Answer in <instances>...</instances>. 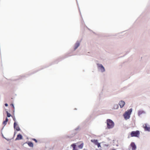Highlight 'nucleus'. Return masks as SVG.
<instances>
[{"label": "nucleus", "instance_id": "obj_11", "mask_svg": "<svg viewBox=\"0 0 150 150\" xmlns=\"http://www.w3.org/2000/svg\"><path fill=\"white\" fill-rule=\"evenodd\" d=\"M79 45L80 42L77 41L75 44V47L74 48V50H75L79 46Z\"/></svg>", "mask_w": 150, "mask_h": 150}, {"label": "nucleus", "instance_id": "obj_27", "mask_svg": "<svg viewBox=\"0 0 150 150\" xmlns=\"http://www.w3.org/2000/svg\"><path fill=\"white\" fill-rule=\"evenodd\" d=\"M2 137H3V138H4V136L3 135V134H2Z\"/></svg>", "mask_w": 150, "mask_h": 150}, {"label": "nucleus", "instance_id": "obj_15", "mask_svg": "<svg viewBox=\"0 0 150 150\" xmlns=\"http://www.w3.org/2000/svg\"><path fill=\"white\" fill-rule=\"evenodd\" d=\"M91 142L94 143L96 145L98 142V141L97 139H92Z\"/></svg>", "mask_w": 150, "mask_h": 150}, {"label": "nucleus", "instance_id": "obj_31", "mask_svg": "<svg viewBox=\"0 0 150 150\" xmlns=\"http://www.w3.org/2000/svg\"><path fill=\"white\" fill-rule=\"evenodd\" d=\"M14 135H15V134H14Z\"/></svg>", "mask_w": 150, "mask_h": 150}, {"label": "nucleus", "instance_id": "obj_9", "mask_svg": "<svg viewBox=\"0 0 150 150\" xmlns=\"http://www.w3.org/2000/svg\"><path fill=\"white\" fill-rule=\"evenodd\" d=\"M131 146L132 147V150H135L136 149V146L134 142H132L131 144Z\"/></svg>", "mask_w": 150, "mask_h": 150}, {"label": "nucleus", "instance_id": "obj_18", "mask_svg": "<svg viewBox=\"0 0 150 150\" xmlns=\"http://www.w3.org/2000/svg\"><path fill=\"white\" fill-rule=\"evenodd\" d=\"M96 145L98 147H100L101 146L100 144L98 142L96 144Z\"/></svg>", "mask_w": 150, "mask_h": 150}, {"label": "nucleus", "instance_id": "obj_12", "mask_svg": "<svg viewBox=\"0 0 150 150\" xmlns=\"http://www.w3.org/2000/svg\"><path fill=\"white\" fill-rule=\"evenodd\" d=\"M76 145L75 143L71 145V146H72L73 147V150H78L76 149Z\"/></svg>", "mask_w": 150, "mask_h": 150}, {"label": "nucleus", "instance_id": "obj_24", "mask_svg": "<svg viewBox=\"0 0 150 150\" xmlns=\"http://www.w3.org/2000/svg\"><path fill=\"white\" fill-rule=\"evenodd\" d=\"M4 139H6L8 141H9L10 140V139H7L5 137H4Z\"/></svg>", "mask_w": 150, "mask_h": 150}, {"label": "nucleus", "instance_id": "obj_3", "mask_svg": "<svg viewBox=\"0 0 150 150\" xmlns=\"http://www.w3.org/2000/svg\"><path fill=\"white\" fill-rule=\"evenodd\" d=\"M140 134L139 131L137 130L135 131H132L131 133V135L132 137H138Z\"/></svg>", "mask_w": 150, "mask_h": 150}, {"label": "nucleus", "instance_id": "obj_13", "mask_svg": "<svg viewBox=\"0 0 150 150\" xmlns=\"http://www.w3.org/2000/svg\"><path fill=\"white\" fill-rule=\"evenodd\" d=\"M28 146L30 147H33V144L32 142H28L27 143Z\"/></svg>", "mask_w": 150, "mask_h": 150}, {"label": "nucleus", "instance_id": "obj_8", "mask_svg": "<svg viewBox=\"0 0 150 150\" xmlns=\"http://www.w3.org/2000/svg\"><path fill=\"white\" fill-rule=\"evenodd\" d=\"M22 137H23L22 135L20 134H19L17 135V137L15 139V140L16 141L17 140L21 139H22Z\"/></svg>", "mask_w": 150, "mask_h": 150}, {"label": "nucleus", "instance_id": "obj_1", "mask_svg": "<svg viewBox=\"0 0 150 150\" xmlns=\"http://www.w3.org/2000/svg\"><path fill=\"white\" fill-rule=\"evenodd\" d=\"M132 111V109L130 108L126 111L123 115L124 118L126 120L129 119L130 117V115Z\"/></svg>", "mask_w": 150, "mask_h": 150}, {"label": "nucleus", "instance_id": "obj_4", "mask_svg": "<svg viewBox=\"0 0 150 150\" xmlns=\"http://www.w3.org/2000/svg\"><path fill=\"white\" fill-rule=\"evenodd\" d=\"M97 65L98 67L100 70L101 72H103L105 71V69L102 64H98Z\"/></svg>", "mask_w": 150, "mask_h": 150}, {"label": "nucleus", "instance_id": "obj_17", "mask_svg": "<svg viewBox=\"0 0 150 150\" xmlns=\"http://www.w3.org/2000/svg\"><path fill=\"white\" fill-rule=\"evenodd\" d=\"M6 113L7 114V117H10L11 116V114L10 113H9L8 112V111H6Z\"/></svg>", "mask_w": 150, "mask_h": 150}, {"label": "nucleus", "instance_id": "obj_25", "mask_svg": "<svg viewBox=\"0 0 150 150\" xmlns=\"http://www.w3.org/2000/svg\"><path fill=\"white\" fill-rule=\"evenodd\" d=\"M13 120L15 121V122H16V119L15 117L13 118Z\"/></svg>", "mask_w": 150, "mask_h": 150}, {"label": "nucleus", "instance_id": "obj_23", "mask_svg": "<svg viewBox=\"0 0 150 150\" xmlns=\"http://www.w3.org/2000/svg\"><path fill=\"white\" fill-rule=\"evenodd\" d=\"M5 120L7 122L8 121V119L7 117L6 118Z\"/></svg>", "mask_w": 150, "mask_h": 150}, {"label": "nucleus", "instance_id": "obj_2", "mask_svg": "<svg viewBox=\"0 0 150 150\" xmlns=\"http://www.w3.org/2000/svg\"><path fill=\"white\" fill-rule=\"evenodd\" d=\"M107 128L109 129L112 128L114 126V123L111 120L107 119Z\"/></svg>", "mask_w": 150, "mask_h": 150}, {"label": "nucleus", "instance_id": "obj_28", "mask_svg": "<svg viewBox=\"0 0 150 150\" xmlns=\"http://www.w3.org/2000/svg\"><path fill=\"white\" fill-rule=\"evenodd\" d=\"M4 128V127H3V128L1 130H2V129H3Z\"/></svg>", "mask_w": 150, "mask_h": 150}, {"label": "nucleus", "instance_id": "obj_29", "mask_svg": "<svg viewBox=\"0 0 150 150\" xmlns=\"http://www.w3.org/2000/svg\"><path fill=\"white\" fill-rule=\"evenodd\" d=\"M13 112H14V109L13 111Z\"/></svg>", "mask_w": 150, "mask_h": 150}, {"label": "nucleus", "instance_id": "obj_7", "mask_svg": "<svg viewBox=\"0 0 150 150\" xmlns=\"http://www.w3.org/2000/svg\"><path fill=\"white\" fill-rule=\"evenodd\" d=\"M125 104V102L123 100H121L119 102V105H120V108H123Z\"/></svg>", "mask_w": 150, "mask_h": 150}, {"label": "nucleus", "instance_id": "obj_16", "mask_svg": "<svg viewBox=\"0 0 150 150\" xmlns=\"http://www.w3.org/2000/svg\"><path fill=\"white\" fill-rule=\"evenodd\" d=\"M83 143H81L80 145L78 146V147L80 149H81L83 148Z\"/></svg>", "mask_w": 150, "mask_h": 150}, {"label": "nucleus", "instance_id": "obj_26", "mask_svg": "<svg viewBox=\"0 0 150 150\" xmlns=\"http://www.w3.org/2000/svg\"><path fill=\"white\" fill-rule=\"evenodd\" d=\"M79 127H77L76 128V129H75L76 130H78L79 129Z\"/></svg>", "mask_w": 150, "mask_h": 150}, {"label": "nucleus", "instance_id": "obj_19", "mask_svg": "<svg viewBox=\"0 0 150 150\" xmlns=\"http://www.w3.org/2000/svg\"><path fill=\"white\" fill-rule=\"evenodd\" d=\"M7 122L5 120L3 122V125H4V126L7 123Z\"/></svg>", "mask_w": 150, "mask_h": 150}, {"label": "nucleus", "instance_id": "obj_30", "mask_svg": "<svg viewBox=\"0 0 150 150\" xmlns=\"http://www.w3.org/2000/svg\"><path fill=\"white\" fill-rule=\"evenodd\" d=\"M112 150H115V149H112Z\"/></svg>", "mask_w": 150, "mask_h": 150}, {"label": "nucleus", "instance_id": "obj_21", "mask_svg": "<svg viewBox=\"0 0 150 150\" xmlns=\"http://www.w3.org/2000/svg\"><path fill=\"white\" fill-rule=\"evenodd\" d=\"M11 105L12 106V107H13V109H14L15 108H14V105L13 104H11Z\"/></svg>", "mask_w": 150, "mask_h": 150}, {"label": "nucleus", "instance_id": "obj_22", "mask_svg": "<svg viewBox=\"0 0 150 150\" xmlns=\"http://www.w3.org/2000/svg\"><path fill=\"white\" fill-rule=\"evenodd\" d=\"M4 105H5V106H6V107H7L8 105V104L7 103H5Z\"/></svg>", "mask_w": 150, "mask_h": 150}, {"label": "nucleus", "instance_id": "obj_5", "mask_svg": "<svg viewBox=\"0 0 150 150\" xmlns=\"http://www.w3.org/2000/svg\"><path fill=\"white\" fill-rule=\"evenodd\" d=\"M146 112L144 111L141 110H139L138 112V115L139 116H141L142 114H146Z\"/></svg>", "mask_w": 150, "mask_h": 150}, {"label": "nucleus", "instance_id": "obj_10", "mask_svg": "<svg viewBox=\"0 0 150 150\" xmlns=\"http://www.w3.org/2000/svg\"><path fill=\"white\" fill-rule=\"evenodd\" d=\"M144 127L145 131L150 132V127H148L146 124L145 125V126H144Z\"/></svg>", "mask_w": 150, "mask_h": 150}, {"label": "nucleus", "instance_id": "obj_6", "mask_svg": "<svg viewBox=\"0 0 150 150\" xmlns=\"http://www.w3.org/2000/svg\"><path fill=\"white\" fill-rule=\"evenodd\" d=\"M17 125V123L16 122H14L13 124L14 128L16 129L17 131H19L20 130V129L18 126L16 127Z\"/></svg>", "mask_w": 150, "mask_h": 150}, {"label": "nucleus", "instance_id": "obj_14", "mask_svg": "<svg viewBox=\"0 0 150 150\" xmlns=\"http://www.w3.org/2000/svg\"><path fill=\"white\" fill-rule=\"evenodd\" d=\"M119 108L118 105L117 104H115L114 105L113 109H117Z\"/></svg>", "mask_w": 150, "mask_h": 150}, {"label": "nucleus", "instance_id": "obj_20", "mask_svg": "<svg viewBox=\"0 0 150 150\" xmlns=\"http://www.w3.org/2000/svg\"><path fill=\"white\" fill-rule=\"evenodd\" d=\"M33 140L35 141L36 143L37 142H38L37 140L35 139H33Z\"/></svg>", "mask_w": 150, "mask_h": 150}]
</instances>
